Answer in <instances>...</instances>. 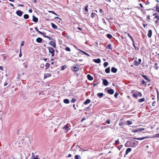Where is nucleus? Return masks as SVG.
I'll return each instance as SVG.
<instances>
[{
    "instance_id": "1",
    "label": "nucleus",
    "mask_w": 159,
    "mask_h": 159,
    "mask_svg": "<svg viewBox=\"0 0 159 159\" xmlns=\"http://www.w3.org/2000/svg\"><path fill=\"white\" fill-rule=\"evenodd\" d=\"M133 93V96L134 98H137V97L139 96L141 97L142 94L141 93L137 91H132Z\"/></svg>"
},
{
    "instance_id": "2",
    "label": "nucleus",
    "mask_w": 159,
    "mask_h": 159,
    "mask_svg": "<svg viewBox=\"0 0 159 159\" xmlns=\"http://www.w3.org/2000/svg\"><path fill=\"white\" fill-rule=\"evenodd\" d=\"M62 129L64 131V132L65 133L67 132L69 130H70V129L69 128L68 126V124H67L65 125L63 127H62Z\"/></svg>"
},
{
    "instance_id": "3",
    "label": "nucleus",
    "mask_w": 159,
    "mask_h": 159,
    "mask_svg": "<svg viewBox=\"0 0 159 159\" xmlns=\"http://www.w3.org/2000/svg\"><path fill=\"white\" fill-rule=\"evenodd\" d=\"M49 50V53H51L52 54V56L53 57L54 55V50L52 47H48Z\"/></svg>"
},
{
    "instance_id": "4",
    "label": "nucleus",
    "mask_w": 159,
    "mask_h": 159,
    "mask_svg": "<svg viewBox=\"0 0 159 159\" xmlns=\"http://www.w3.org/2000/svg\"><path fill=\"white\" fill-rule=\"evenodd\" d=\"M71 69L74 71H77L79 70V68L78 67V66L76 65L72 66L71 67Z\"/></svg>"
},
{
    "instance_id": "5",
    "label": "nucleus",
    "mask_w": 159,
    "mask_h": 159,
    "mask_svg": "<svg viewBox=\"0 0 159 159\" xmlns=\"http://www.w3.org/2000/svg\"><path fill=\"white\" fill-rule=\"evenodd\" d=\"M23 13V12L20 10H18L16 12V14L20 16H21Z\"/></svg>"
},
{
    "instance_id": "6",
    "label": "nucleus",
    "mask_w": 159,
    "mask_h": 159,
    "mask_svg": "<svg viewBox=\"0 0 159 159\" xmlns=\"http://www.w3.org/2000/svg\"><path fill=\"white\" fill-rule=\"evenodd\" d=\"M148 138H149V137H142L141 138H138L134 137L133 138L134 139H137V140H143L145 139H148Z\"/></svg>"
},
{
    "instance_id": "7",
    "label": "nucleus",
    "mask_w": 159,
    "mask_h": 159,
    "mask_svg": "<svg viewBox=\"0 0 159 159\" xmlns=\"http://www.w3.org/2000/svg\"><path fill=\"white\" fill-rule=\"evenodd\" d=\"M141 61V59H139L138 60V61H135V65L136 66H138L140 64Z\"/></svg>"
},
{
    "instance_id": "8",
    "label": "nucleus",
    "mask_w": 159,
    "mask_h": 159,
    "mask_svg": "<svg viewBox=\"0 0 159 159\" xmlns=\"http://www.w3.org/2000/svg\"><path fill=\"white\" fill-rule=\"evenodd\" d=\"M108 82L106 79H103V84L105 86H107L108 84Z\"/></svg>"
},
{
    "instance_id": "9",
    "label": "nucleus",
    "mask_w": 159,
    "mask_h": 159,
    "mask_svg": "<svg viewBox=\"0 0 159 159\" xmlns=\"http://www.w3.org/2000/svg\"><path fill=\"white\" fill-rule=\"evenodd\" d=\"M44 78L46 79L48 77H50L51 76V75L50 73H44Z\"/></svg>"
},
{
    "instance_id": "10",
    "label": "nucleus",
    "mask_w": 159,
    "mask_h": 159,
    "mask_svg": "<svg viewBox=\"0 0 159 159\" xmlns=\"http://www.w3.org/2000/svg\"><path fill=\"white\" fill-rule=\"evenodd\" d=\"M54 48L56 47V43L54 41H51L50 42V44Z\"/></svg>"
},
{
    "instance_id": "11",
    "label": "nucleus",
    "mask_w": 159,
    "mask_h": 159,
    "mask_svg": "<svg viewBox=\"0 0 159 159\" xmlns=\"http://www.w3.org/2000/svg\"><path fill=\"white\" fill-rule=\"evenodd\" d=\"M107 92L110 94H112L114 93V90L112 89H108L107 91Z\"/></svg>"
},
{
    "instance_id": "12",
    "label": "nucleus",
    "mask_w": 159,
    "mask_h": 159,
    "mask_svg": "<svg viewBox=\"0 0 159 159\" xmlns=\"http://www.w3.org/2000/svg\"><path fill=\"white\" fill-rule=\"evenodd\" d=\"M33 20L35 22H38V18L36 17L35 16H33Z\"/></svg>"
},
{
    "instance_id": "13",
    "label": "nucleus",
    "mask_w": 159,
    "mask_h": 159,
    "mask_svg": "<svg viewBox=\"0 0 159 159\" xmlns=\"http://www.w3.org/2000/svg\"><path fill=\"white\" fill-rule=\"evenodd\" d=\"M152 35V30H148V36L149 38L151 37Z\"/></svg>"
},
{
    "instance_id": "14",
    "label": "nucleus",
    "mask_w": 159,
    "mask_h": 159,
    "mask_svg": "<svg viewBox=\"0 0 159 159\" xmlns=\"http://www.w3.org/2000/svg\"><path fill=\"white\" fill-rule=\"evenodd\" d=\"M117 69L114 67H112L111 69V71L112 72L115 73L117 72Z\"/></svg>"
},
{
    "instance_id": "15",
    "label": "nucleus",
    "mask_w": 159,
    "mask_h": 159,
    "mask_svg": "<svg viewBox=\"0 0 159 159\" xmlns=\"http://www.w3.org/2000/svg\"><path fill=\"white\" fill-rule=\"evenodd\" d=\"M87 77L88 79L89 80H93V77L89 74L87 75Z\"/></svg>"
},
{
    "instance_id": "16",
    "label": "nucleus",
    "mask_w": 159,
    "mask_h": 159,
    "mask_svg": "<svg viewBox=\"0 0 159 159\" xmlns=\"http://www.w3.org/2000/svg\"><path fill=\"white\" fill-rule=\"evenodd\" d=\"M132 149L130 148H128L126 150L125 152V155H127L129 152H130Z\"/></svg>"
},
{
    "instance_id": "17",
    "label": "nucleus",
    "mask_w": 159,
    "mask_h": 159,
    "mask_svg": "<svg viewBox=\"0 0 159 159\" xmlns=\"http://www.w3.org/2000/svg\"><path fill=\"white\" fill-rule=\"evenodd\" d=\"M42 41V39L40 37L37 38L36 39V41L38 43H41Z\"/></svg>"
},
{
    "instance_id": "18",
    "label": "nucleus",
    "mask_w": 159,
    "mask_h": 159,
    "mask_svg": "<svg viewBox=\"0 0 159 159\" xmlns=\"http://www.w3.org/2000/svg\"><path fill=\"white\" fill-rule=\"evenodd\" d=\"M91 101L89 99H87L84 102V105H86L87 104L89 103Z\"/></svg>"
},
{
    "instance_id": "19",
    "label": "nucleus",
    "mask_w": 159,
    "mask_h": 159,
    "mask_svg": "<svg viewBox=\"0 0 159 159\" xmlns=\"http://www.w3.org/2000/svg\"><path fill=\"white\" fill-rule=\"evenodd\" d=\"M97 95L98 97L100 98L102 97L103 94V93H99L97 94Z\"/></svg>"
},
{
    "instance_id": "20",
    "label": "nucleus",
    "mask_w": 159,
    "mask_h": 159,
    "mask_svg": "<svg viewBox=\"0 0 159 159\" xmlns=\"http://www.w3.org/2000/svg\"><path fill=\"white\" fill-rule=\"evenodd\" d=\"M63 102L65 103L68 104L70 102V101L68 99H65L64 100Z\"/></svg>"
},
{
    "instance_id": "21",
    "label": "nucleus",
    "mask_w": 159,
    "mask_h": 159,
    "mask_svg": "<svg viewBox=\"0 0 159 159\" xmlns=\"http://www.w3.org/2000/svg\"><path fill=\"white\" fill-rule=\"evenodd\" d=\"M94 62H95V63H100V62L101 60H100V59L98 58V59H94Z\"/></svg>"
},
{
    "instance_id": "22",
    "label": "nucleus",
    "mask_w": 159,
    "mask_h": 159,
    "mask_svg": "<svg viewBox=\"0 0 159 159\" xmlns=\"http://www.w3.org/2000/svg\"><path fill=\"white\" fill-rule=\"evenodd\" d=\"M105 72L107 73H109L110 72V67H108L105 70Z\"/></svg>"
},
{
    "instance_id": "23",
    "label": "nucleus",
    "mask_w": 159,
    "mask_h": 159,
    "mask_svg": "<svg viewBox=\"0 0 159 159\" xmlns=\"http://www.w3.org/2000/svg\"><path fill=\"white\" fill-rule=\"evenodd\" d=\"M51 25L52 26V27L54 29H57V26L54 24L53 23H51Z\"/></svg>"
},
{
    "instance_id": "24",
    "label": "nucleus",
    "mask_w": 159,
    "mask_h": 159,
    "mask_svg": "<svg viewBox=\"0 0 159 159\" xmlns=\"http://www.w3.org/2000/svg\"><path fill=\"white\" fill-rule=\"evenodd\" d=\"M107 48H108L110 49H112V47H111V45L110 44H108L107 46L106 47Z\"/></svg>"
},
{
    "instance_id": "25",
    "label": "nucleus",
    "mask_w": 159,
    "mask_h": 159,
    "mask_svg": "<svg viewBox=\"0 0 159 159\" xmlns=\"http://www.w3.org/2000/svg\"><path fill=\"white\" fill-rule=\"evenodd\" d=\"M79 50L80 52H82L84 54H85V55H87V56H90V55L89 54L85 52L84 51H83L82 50H80V49H79Z\"/></svg>"
},
{
    "instance_id": "26",
    "label": "nucleus",
    "mask_w": 159,
    "mask_h": 159,
    "mask_svg": "<svg viewBox=\"0 0 159 159\" xmlns=\"http://www.w3.org/2000/svg\"><path fill=\"white\" fill-rule=\"evenodd\" d=\"M75 159H80L81 157L79 155H76L75 156Z\"/></svg>"
},
{
    "instance_id": "27",
    "label": "nucleus",
    "mask_w": 159,
    "mask_h": 159,
    "mask_svg": "<svg viewBox=\"0 0 159 159\" xmlns=\"http://www.w3.org/2000/svg\"><path fill=\"white\" fill-rule=\"evenodd\" d=\"M50 64L48 63H46L45 67H46V69H48L50 66Z\"/></svg>"
},
{
    "instance_id": "28",
    "label": "nucleus",
    "mask_w": 159,
    "mask_h": 159,
    "mask_svg": "<svg viewBox=\"0 0 159 159\" xmlns=\"http://www.w3.org/2000/svg\"><path fill=\"white\" fill-rule=\"evenodd\" d=\"M29 17V16L28 14H25L24 16V18L25 19H28Z\"/></svg>"
},
{
    "instance_id": "29",
    "label": "nucleus",
    "mask_w": 159,
    "mask_h": 159,
    "mask_svg": "<svg viewBox=\"0 0 159 159\" xmlns=\"http://www.w3.org/2000/svg\"><path fill=\"white\" fill-rule=\"evenodd\" d=\"M108 65V62H105L103 64V66L105 67H106Z\"/></svg>"
},
{
    "instance_id": "30",
    "label": "nucleus",
    "mask_w": 159,
    "mask_h": 159,
    "mask_svg": "<svg viewBox=\"0 0 159 159\" xmlns=\"http://www.w3.org/2000/svg\"><path fill=\"white\" fill-rule=\"evenodd\" d=\"M107 37L109 39H110L112 37V36L110 34H108L107 35Z\"/></svg>"
},
{
    "instance_id": "31",
    "label": "nucleus",
    "mask_w": 159,
    "mask_h": 159,
    "mask_svg": "<svg viewBox=\"0 0 159 159\" xmlns=\"http://www.w3.org/2000/svg\"><path fill=\"white\" fill-rule=\"evenodd\" d=\"M142 76H143V78L145 80H149V79H148V77L146 75H143Z\"/></svg>"
},
{
    "instance_id": "32",
    "label": "nucleus",
    "mask_w": 159,
    "mask_h": 159,
    "mask_svg": "<svg viewBox=\"0 0 159 159\" xmlns=\"http://www.w3.org/2000/svg\"><path fill=\"white\" fill-rule=\"evenodd\" d=\"M127 122V125H129L132 124V121H131L128 120Z\"/></svg>"
},
{
    "instance_id": "33",
    "label": "nucleus",
    "mask_w": 159,
    "mask_h": 159,
    "mask_svg": "<svg viewBox=\"0 0 159 159\" xmlns=\"http://www.w3.org/2000/svg\"><path fill=\"white\" fill-rule=\"evenodd\" d=\"M145 100L144 98H142L140 99H139V102H142L144 101Z\"/></svg>"
},
{
    "instance_id": "34",
    "label": "nucleus",
    "mask_w": 159,
    "mask_h": 159,
    "mask_svg": "<svg viewBox=\"0 0 159 159\" xmlns=\"http://www.w3.org/2000/svg\"><path fill=\"white\" fill-rule=\"evenodd\" d=\"M65 50L66 51H69V52H70L71 51L70 48L69 47H66L65 48Z\"/></svg>"
},
{
    "instance_id": "35",
    "label": "nucleus",
    "mask_w": 159,
    "mask_h": 159,
    "mask_svg": "<svg viewBox=\"0 0 159 159\" xmlns=\"http://www.w3.org/2000/svg\"><path fill=\"white\" fill-rule=\"evenodd\" d=\"M88 5L85 6V10L86 12L88 11Z\"/></svg>"
},
{
    "instance_id": "36",
    "label": "nucleus",
    "mask_w": 159,
    "mask_h": 159,
    "mask_svg": "<svg viewBox=\"0 0 159 159\" xmlns=\"http://www.w3.org/2000/svg\"><path fill=\"white\" fill-rule=\"evenodd\" d=\"M138 130L139 131H141L145 129L143 128H138Z\"/></svg>"
},
{
    "instance_id": "37",
    "label": "nucleus",
    "mask_w": 159,
    "mask_h": 159,
    "mask_svg": "<svg viewBox=\"0 0 159 159\" xmlns=\"http://www.w3.org/2000/svg\"><path fill=\"white\" fill-rule=\"evenodd\" d=\"M154 137L155 138H159V133L154 135Z\"/></svg>"
},
{
    "instance_id": "38",
    "label": "nucleus",
    "mask_w": 159,
    "mask_h": 159,
    "mask_svg": "<svg viewBox=\"0 0 159 159\" xmlns=\"http://www.w3.org/2000/svg\"><path fill=\"white\" fill-rule=\"evenodd\" d=\"M46 38L48 39L49 40H53V39L52 38H51L50 37H49L48 36L46 37Z\"/></svg>"
},
{
    "instance_id": "39",
    "label": "nucleus",
    "mask_w": 159,
    "mask_h": 159,
    "mask_svg": "<svg viewBox=\"0 0 159 159\" xmlns=\"http://www.w3.org/2000/svg\"><path fill=\"white\" fill-rule=\"evenodd\" d=\"M76 101V100L75 99L73 98L71 100V102L74 103Z\"/></svg>"
},
{
    "instance_id": "40",
    "label": "nucleus",
    "mask_w": 159,
    "mask_h": 159,
    "mask_svg": "<svg viewBox=\"0 0 159 159\" xmlns=\"http://www.w3.org/2000/svg\"><path fill=\"white\" fill-rule=\"evenodd\" d=\"M122 147L123 145H120L118 147V148L119 150H120V149H121L122 148Z\"/></svg>"
},
{
    "instance_id": "41",
    "label": "nucleus",
    "mask_w": 159,
    "mask_h": 159,
    "mask_svg": "<svg viewBox=\"0 0 159 159\" xmlns=\"http://www.w3.org/2000/svg\"><path fill=\"white\" fill-rule=\"evenodd\" d=\"M156 10L157 11L159 12V7L157 6L156 7Z\"/></svg>"
},
{
    "instance_id": "42",
    "label": "nucleus",
    "mask_w": 159,
    "mask_h": 159,
    "mask_svg": "<svg viewBox=\"0 0 159 159\" xmlns=\"http://www.w3.org/2000/svg\"><path fill=\"white\" fill-rule=\"evenodd\" d=\"M155 18H157L158 20H159V16H155V17L154 18V19H155Z\"/></svg>"
},
{
    "instance_id": "43",
    "label": "nucleus",
    "mask_w": 159,
    "mask_h": 159,
    "mask_svg": "<svg viewBox=\"0 0 159 159\" xmlns=\"http://www.w3.org/2000/svg\"><path fill=\"white\" fill-rule=\"evenodd\" d=\"M129 38L131 39L133 43H134V39L132 37V36H130Z\"/></svg>"
},
{
    "instance_id": "44",
    "label": "nucleus",
    "mask_w": 159,
    "mask_h": 159,
    "mask_svg": "<svg viewBox=\"0 0 159 159\" xmlns=\"http://www.w3.org/2000/svg\"><path fill=\"white\" fill-rule=\"evenodd\" d=\"M119 139H117V140H116L115 142V143L117 145L118 144V143H119Z\"/></svg>"
},
{
    "instance_id": "45",
    "label": "nucleus",
    "mask_w": 159,
    "mask_h": 159,
    "mask_svg": "<svg viewBox=\"0 0 159 159\" xmlns=\"http://www.w3.org/2000/svg\"><path fill=\"white\" fill-rule=\"evenodd\" d=\"M156 102L155 101H154L152 102V105L153 106H155V105H156Z\"/></svg>"
},
{
    "instance_id": "46",
    "label": "nucleus",
    "mask_w": 159,
    "mask_h": 159,
    "mask_svg": "<svg viewBox=\"0 0 159 159\" xmlns=\"http://www.w3.org/2000/svg\"><path fill=\"white\" fill-rule=\"evenodd\" d=\"M24 43L25 42L24 41H22L21 42V43L20 45V48H21V46H23L24 45Z\"/></svg>"
},
{
    "instance_id": "47",
    "label": "nucleus",
    "mask_w": 159,
    "mask_h": 159,
    "mask_svg": "<svg viewBox=\"0 0 159 159\" xmlns=\"http://www.w3.org/2000/svg\"><path fill=\"white\" fill-rule=\"evenodd\" d=\"M48 12H50V13H53V14H55V15H57L56 14L55 12H54L53 11H48Z\"/></svg>"
},
{
    "instance_id": "48",
    "label": "nucleus",
    "mask_w": 159,
    "mask_h": 159,
    "mask_svg": "<svg viewBox=\"0 0 159 159\" xmlns=\"http://www.w3.org/2000/svg\"><path fill=\"white\" fill-rule=\"evenodd\" d=\"M95 16V15L93 13H92L91 14V16L92 18H93Z\"/></svg>"
},
{
    "instance_id": "49",
    "label": "nucleus",
    "mask_w": 159,
    "mask_h": 159,
    "mask_svg": "<svg viewBox=\"0 0 159 159\" xmlns=\"http://www.w3.org/2000/svg\"><path fill=\"white\" fill-rule=\"evenodd\" d=\"M157 64L156 63H155V66L156 67V69H157L158 68V67L157 66Z\"/></svg>"
},
{
    "instance_id": "50",
    "label": "nucleus",
    "mask_w": 159,
    "mask_h": 159,
    "mask_svg": "<svg viewBox=\"0 0 159 159\" xmlns=\"http://www.w3.org/2000/svg\"><path fill=\"white\" fill-rule=\"evenodd\" d=\"M133 132L134 133H136V132H138L139 131H138V129H134V131Z\"/></svg>"
},
{
    "instance_id": "51",
    "label": "nucleus",
    "mask_w": 159,
    "mask_h": 159,
    "mask_svg": "<svg viewBox=\"0 0 159 159\" xmlns=\"http://www.w3.org/2000/svg\"><path fill=\"white\" fill-rule=\"evenodd\" d=\"M118 94L116 93H115V94L114 95V97L116 98H117V96H118Z\"/></svg>"
},
{
    "instance_id": "52",
    "label": "nucleus",
    "mask_w": 159,
    "mask_h": 159,
    "mask_svg": "<svg viewBox=\"0 0 159 159\" xmlns=\"http://www.w3.org/2000/svg\"><path fill=\"white\" fill-rule=\"evenodd\" d=\"M102 20H103V22L104 24H105L106 25H107V23L105 21V20H104V19H102Z\"/></svg>"
},
{
    "instance_id": "53",
    "label": "nucleus",
    "mask_w": 159,
    "mask_h": 159,
    "mask_svg": "<svg viewBox=\"0 0 159 159\" xmlns=\"http://www.w3.org/2000/svg\"><path fill=\"white\" fill-rule=\"evenodd\" d=\"M42 35H43V37H45V38H46V37L47 36H46V34L44 33H43Z\"/></svg>"
},
{
    "instance_id": "54",
    "label": "nucleus",
    "mask_w": 159,
    "mask_h": 159,
    "mask_svg": "<svg viewBox=\"0 0 159 159\" xmlns=\"http://www.w3.org/2000/svg\"><path fill=\"white\" fill-rule=\"evenodd\" d=\"M21 48H20V54H19V57H21V56H22V54L21 53Z\"/></svg>"
},
{
    "instance_id": "55",
    "label": "nucleus",
    "mask_w": 159,
    "mask_h": 159,
    "mask_svg": "<svg viewBox=\"0 0 159 159\" xmlns=\"http://www.w3.org/2000/svg\"><path fill=\"white\" fill-rule=\"evenodd\" d=\"M133 47H134V48H135V49H136V46H135V44H134V43H133Z\"/></svg>"
},
{
    "instance_id": "56",
    "label": "nucleus",
    "mask_w": 159,
    "mask_h": 159,
    "mask_svg": "<svg viewBox=\"0 0 159 159\" xmlns=\"http://www.w3.org/2000/svg\"><path fill=\"white\" fill-rule=\"evenodd\" d=\"M65 66V65H64L63 66H62L61 67V70H63L64 69V67Z\"/></svg>"
},
{
    "instance_id": "57",
    "label": "nucleus",
    "mask_w": 159,
    "mask_h": 159,
    "mask_svg": "<svg viewBox=\"0 0 159 159\" xmlns=\"http://www.w3.org/2000/svg\"><path fill=\"white\" fill-rule=\"evenodd\" d=\"M125 34H126L128 35V36L129 37H130V36H131L129 34V33H127V32H125Z\"/></svg>"
},
{
    "instance_id": "58",
    "label": "nucleus",
    "mask_w": 159,
    "mask_h": 159,
    "mask_svg": "<svg viewBox=\"0 0 159 159\" xmlns=\"http://www.w3.org/2000/svg\"><path fill=\"white\" fill-rule=\"evenodd\" d=\"M32 159H38V157H35V156H33Z\"/></svg>"
},
{
    "instance_id": "59",
    "label": "nucleus",
    "mask_w": 159,
    "mask_h": 159,
    "mask_svg": "<svg viewBox=\"0 0 159 159\" xmlns=\"http://www.w3.org/2000/svg\"><path fill=\"white\" fill-rule=\"evenodd\" d=\"M106 123L108 124H109L110 123V120H108L106 122Z\"/></svg>"
},
{
    "instance_id": "60",
    "label": "nucleus",
    "mask_w": 159,
    "mask_h": 159,
    "mask_svg": "<svg viewBox=\"0 0 159 159\" xmlns=\"http://www.w3.org/2000/svg\"><path fill=\"white\" fill-rule=\"evenodd\" d=\"M35 29L37 32L39 31L37 27H35Z\"/></svg>"
},
{
    "instance_id": "61",
    "label": "nucleus",
    "mask_w": 159,
    "mask_h": 159,
    "mask_svg": "<svg viewBox=\"0 0 159 159\" xmlns=\"http://www.w3.org/2000/svg\"><path fill=\"white\" fill-rule=\"evenodd\" d=\"M10 5L12 7L13 9L14 8V6L12 4H11V3H10Z\"/></svg>"
},
{
    "instance_id": "62",
    "label": "nucleus",
    "mask_w": 159,
    "mask_h": 159,
    "mask_svg": "<svg viewBox=\"0 0 159 159\" xmlns=\"http://www.w3.org/2000/svg\"><path fill=\"white\" fill-rule=\"evenodd\" d=\"M0 69L1 70H3V67L2 66H0Z\"/></svg>"
},
{
    "instance_id": "63",
    "label": "nucleus",
    "mask_w": 159,
    "mask_h": 159,
    "mask_svg": "<svg viewBox=\"0 0 159 159\" xmlns=\"http://www.w3.org/2000/svg\"><path fill=\"white\" fill-rule=\"evenodd\" d=\"M71 156H72L70 154H69L68 155V157H71Z\"/></svg>"
},
{
    "instance_id": "64",
    "label": "nucleus",
    "mask_w": 159,
    "mask_h": 159,
    "mask_svg": "<svg viewBox=\"0 0 159 159\" xmlns=\"http://www.w3.org/2000/svg\"><path fill=\"white\" fill-rule=\"evenodd\" d=\"M29 12L30 13H31L32 12V10L31 9H30L29 10Z\"/></svg>"
}]
</instances>
